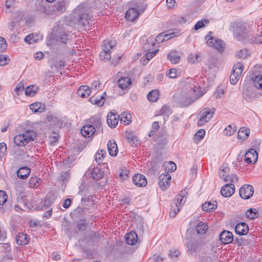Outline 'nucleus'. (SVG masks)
I'll list each match as a JSON object with an SVG mask.
<instances>
[{
  "label": "nucleus",
  "mask_w": 262,
  "mask_h": 262,
  "mask_svg": "<svg viewBox=\"0 0 262 262\" xmlns=\"http://www.w3.org/2000/svg\"><path fill=\"white\" fill-rule=\"evenodd\" d=\"M36 137V133L34 130L27 129L22 134L16 135L14 137V142L18 146H23L33 141Z\"/></svg>",
  "instance_id": "nucleus-1"
},
{
  "label": "nucleus",
  "mask_w": 262,
  "mask_h": 262,
  "mask_svg": "<svg viewBox=\"0 0 262 262\" xmlns=\"http://www.w3.org/2000/svg\"><path fill=\"white\" fill-rule=\"evenodd\" d=\"M187 192L185 191H181L180 193L176 196L173 201V203L171 205L169 216L171 217H174L177 215V213L180 211L181 207L185 203V195Z\"/></svg>",
  "instance_id": "nucleus-2"
},
{
  "label": "nucleus",
  "mask_w": 262,
  "mask_h": 262,
  "mask_svg": "<svg viewBox=\"0 0 262 262\" xmlns=\"http://www.w3.org/2000/svg\"><path fill=\"white\" fill-rule=\"evenodd\" d=\"M103 46V50L99 55L100 59L105 61H108L111 58L110 49L115 46V42L113 40H104Z\"/></svg>",
  "instance_id": "nucleus-3"
},
{
  "label": "nucleus",
  "mask_w": 262,
  "mask_h": 262,
  "mask_svg": "<svg viewBox=\"0 0 262 262\" xmlns=\"http://www.w3.org/2000/svg\"><path fill=\"white\" fill-rule=\"evenodd\" d=\"M244 69L243 64L238 62L233 67L231 74L230 76V81L231 84H235L241 77Z\"/></svg>",
  "instance_id": "nucleus-4"
},
{
  "label": "nucleus",
  "mask_w": 262,
  "mask_h": 262,
  "mask_svg": "<svg viewBox=\"0 0 262 262\" xmlns=\"http://www.w3.org/2000/svg\"><path fill=\"white\" fill-rule=\"evenodd\" d=\"M190 94L191 97L183 99L181 101L182 106H188L203 95V94L200 92V88L198 87L192 89L190 91Z\"/></svg>",
  "instance_id": "nucleus-5"
},
{
  "label": "nucleus",
  "mask_w": 262,
  "mask_h": 262,
  "mask_svg": "<svg viewBox=\"0 0 262 262\" xmlns=\"http://www.w3.org/2000/svg\"><path fill=\"white\" fill-rule=\"evenodd\" d=\"M206 43L210 47H212L219 51L222 52L224 51L225 48V44L224 41L217 38L208 35L206 37Z\"/></svg>",
  "instance_id": "nucleus-6"
},
{
  "label": "nucleus",
  "mask_w": 262,
  "mask_h": 262,
  "mask_svg": "<svg viewBox=\"0 0 262 262\" xmlns=\"http://www.w3.org/2000/svg\"><path fill=\"white\" fill-rule=\"evenodd\" d=\"M247 30V28L246 24H237L234 27V33L236 38L240 41L246 39L248 36Z\"/></svg>",
  "instance_id": "nucleus-7"
},
{
  "label": "nucleus",
  "mask_w": 262,
  "mask_h": 262,
  "mask_svg": "<svg viewBox=\"0 0 262 262\" xmlns=\"http://www.w3.org/2000/svg\"><path fill=\"white\" fill-rule=\"evenodd\" d=\"M214 114V110H211L209 108L205 107L199 114V120L198 124L199 126H203L205 123L213 117Z\"/></svg>",
  "instance_id": "nucleus-8"
},
{
  "label": "nucleus",
  "mask_w": 262,
  "mask_h": 262,
  "mask_svg": "<svg viewBox=\"0 0 262 262\" xmlns=\"http://www.w3.org/2000/svg\"><path fill=\"white\" fill-rule=\"evenodd\" d=\"M171 176L167 173L161 174L159 178V185L162 190L167 189L170 186Z\"/></svg>",
  "instance_id": "nucleus-9"
},
{
  "label": "nucleus",
  "mask_w": 262,
  "mask_h": 262,
  "mask_svg": "<svg viewBox=\"0 0 262 262\" xmlns=\"http://www.w3.org/2000/svg\"><path fill=\"white\" fill-rule=\"evenodd\" d=\"M254 190L251 185H244L239 189L240 196L243 199H248L253 194Z\"/></svg>",
  "instance_id": "nucleus-10"
},
{
  "label": "nucleus",
  "mask_w": 262,
  "mask_h": 262,
  "mask_svg": "<svg viewBox=\"0 0 262 262\" xmlns=\"http://www.w3.org/2000/svg\"><path fill=\"white\" fill-rule=\"evenodd\" d=\"M245 161L248 164L254 163L258 159V154L253 148L249 149L245 154Z\"/></svg>",
  "instance_id": "nucleus-11"
},
{
  "label": "nucleus",
  "mask_w": 262,
  "mask_h": 262,
  "mask_svg": "<svg viewBox=\"0 0 262 262\" xmlns=\"http://www.w3.org/2000/svg\"><path fill=\"white\" fill-rule=\"evenodd\" d=\"M235 192V187L233 184L228 183L223 186L221 189V193L224 197H230Z\"/></svg>",
  "instance_id": "nucleus-12"
},
{
  "label": "nucleus",
  "mask_w": 262,
  "mask_h": 262,
  "mask_svg": "<svg viewBox=\"0 0 262 262\" xmlns=\"http://www.w3.org/2000/svg\"><path fill=\"white\" fill-rule=\"evenodd\" d=\"M220 240L224 244H228L232 242L233 235L231 232L224 231L220 235Z\"/></svg>",
  "instance_id": "nucleus-13"
},
{
  "label": "nucleus",
  "mask_w": 262,
  "mask_h": 262,
  "mask_svg": "<svg viewBox=\"0 0 262 262\" xmlns=\"http://www.w3.org/2000/svg\"><path fill=\"white\" fill-rule=\"evenodd\" d=\"M133 181L136 186L139 187H144L147 184L145 177L141 174H135L133 177Z\"/></svg>",
  "instance_id": "nucleus-14"
},
{
  "label": "nucleus",
  "mask_w": 262,
  "mask_h": 262,
  "mask_svg": "<svg viewBox=\"0 0 262 262\" xmlns=\"http://www.w3.org/2000/svg\"><path fill=\"white\" fill-rule=\"evenodd\" d=\"M249 227L247 224L241 222L237 224L235 227V231L237 234L244 235L247 234Z\"/></svg>",
  "instance_id": "nucleus-15"
},
{
  "label": "nucleus",
  "mask_w": 262,
  "mask_h": 262,
  "mask_svg": "<svg viewBox=\"0 0 262 262\" xmlns=\"http://www.w3.org/2000/svg\"><path fill=\"white\" fill-rule=\"evenodd\" d=\"M119 116L113 113H110L107 117V123L108 125L111 128L115 127L118 123Z\"/></svg>",
  "instance_id": "nucleus-16"
},
{
  "label": "nucleus",
  "mask_w": 262,
  "mask_h": 262,
  "mask_svg": "<svg viewBox=\"0 0 262 262\" xmlns=\"http://www.w3.org/2000/svg\"><path fill=\"white\" fill-rule=\"evenodd\" d=\"M89 122L90 123V125H93L94 126V128H95V130H102L101 118L99 116L92 117L89 119Z\"/></svg>",
  "instance_id": "nucleus-17"
},
{
  "label": "nucleus",
  "mask_w": 262,
  "mask_h": 262,
  "mask_svg": "<svg viewBox=\"0 0 262 262\" xmlns=\"http://www.w3.org/2000/svg\"><path fill=\"white\" fill-rule=\"evenodd\" d=\"M92 89L88 85H81L77 91V95L82 98L89 97L91 93Z\"/></svg>",
  "instance_id": "nucleus-18"
},
{
  "label": "nucleus",
  "mask_w": 262,
  "mask_h": 262,
  "mask_svg": "<svg viewBox=\"0 0 262 262\" xmlns=\"http://www.w3.org/2000/svg\"><path fill=\"white\" fill-rule=\"evenodd\" d=\"M95 128L93 125H85L81 129V133L83 137H90L95 132Z\"/></svg>",
  "instance_id": "nucleus-19"
},
{
  "label": "nucleus",
  "mask_w": 262,
  "mask_h": 262,
  "mask_svg": "<svg viewBox=\"0 0 262 262\" xmlns=\"http://www.w3.org/2000/svg\"><path fill=\"white\" fill-rule=\"evenodd\" d=\"M107 149L110 156L115 157L117 155L118 152V146L114 140H111L108 141Z\"/></svg>",
  "instance_id": "nucleus-20"
},
{
  "label": "nucleus",
  "mask_w": 262,
  "mask_h": 262,
  "mask_svg": "<svg viewBox=\"0 0 262 262\" xmlns=\"http://www.w3.org/2000/svg\"><path fill=\"white\" fill-rule=\"evenodd\" d=\"M29 239V236L27 234L21 232L18 233L16 237V243L21 246L28 244Z\"/></svg>",
  "instance_id": "nucleus-21"
},
{
  "label": "nucleus",
  "mask_w": 262,
  "mask_h": 262,
  "mask_svg": "<svg viewBox=\"0 0 262 262\" xmlns=\"http://www.w3.org/2000/svg\"><path fill=\"white\" fill-rule=\"evenodd\" d=\"M139 15L138 10L134 8L129 9L125 13V18L127 20L132 21L137 18Z\"/></svg>",
  "instance_id": "nucleus-22"
},
{
  "label": "nucleus",
  "mask_w": 262,
  "mask_h": 262,
  "mask_svg": "<svg viewBox=\"0 0 262 262\" xmlns=\"http://www.w3.org/2000/svg\"><path fill=\"white\" fill-rule=\"evenodd\" d=\"M30 171L31 170L29 167L27 166L22 167L17 171V175L19 178L25 179L28 177Z\"/></svg>",
  "instance_id": "nucleus-23"
},
{
  "label": "nucleus",
  "mask_w": 262,
  "mask_h": 262,
  "mask_svg": "<svg viewBox=\"0 0 262 262\" xmlns=\"http://www.w3.org/2000/svg\"><path fill=\"white\" fill-rule=\"evenodd\" d=\"M106 94L104 92L101 96H93L89 99L90 102L93 104L102 106L104 104V99Z\"/></svg>",
  "instance_id": "nucleus-24"
},
{
  "label": "nucleus",
  "mask_w": 262,
  "mask_h": 262,
  "mask_svg": "<svg viewBox=\"0 0 262 262\" xmlns=\"http://www.w3.org/2000/svg\"><path fill=\"white\" fill-rule=\"evenodd\" d=\"M131 84V79L128 77H122L118 81V86L122 90L127 89Z\"/></svg>",
  "instance_id": "nucleus-25"
},
{
  "label": "nucleus",
  "mask_w": 262,
  "mask_h": 262,
  "mask_svg": "<svg viewBox=\"0 0 262 262\" xmlns=\"http://www.w3.org/2000/svg\"><path fill=\"white\" fill-rule=\"evenodd\" d=\"M138 236L137 234L131 231L126 235L125 240L127 244L134 245L137 242Z\"/></svg>",
  "instance_id": "nucleus-26"
},
{
  "label": "nucleus",
  "mask_w": 262,
  "mask_h": 262,
  "mask_svg": "<svg viewBox=\"0 0 262 262\" xmlns=\"http://www.w3.org/2000/svg\"><path fill=\"white\" fill-rule=\"evenodd\" d=\"M167 57L173 64H177L180 60V56L177 51L169 52L167 54Z\"/></svg>",
  "instance_id": "nucleus-27"
},
{
  "label": "nucleus",
  "mask_w": 262,
  "mask_h": 262,
  "mask_svg": "<svg viewBox=\"0 0 262 262\" xmlns=\"http://www.w3.org/2000/svg\"><path fill=\"white\" fill-rule=\"evenodd\" d=\"M186 245L188 250L190 253H192L196 251L199 247L200 246V243L196 241L190 240L187 242Z\"/></svg>",
  "instance_id": "nucleus-28"
},
{
  "label": "nucleus",
  "mask_w": 262,
  "mask_h": 262,
  "mask_svg": "<svg viewBox=\"0 0 262 262\" xmlns=\"http://www.w3.org/2000/svg\"><path fill=\"white\" fill-rule=\"evenodd\" d=\"M30 108L33 112L42 113V112H43L45 111L46 106H45V104H42L41 103L35 102V103L31 104L30 105Z\"/></svg>",
  "instance_id": "nucleus-29"
},
{
  "label": "nucleus",
  "mask_w": 262,
  "mask_h": 262,
  "mask_svg": "<svg viewBox=\"0 0 262 262\" xmlns=\"http://www.w3.org/2000/svg\"><path fill=\"white\" fill-rule=\"evenodd\" d=\"M208 229V225L202 222H199L196 226V232L199 235L204 234L206 233Z\"/></svg>",
  "instance_id": "nucleus-30"
},
{
  "label": "nucleus",
  "mask_w": 262,
  "mask_h": 262,
  "mask_svg": "<svg viewBox=\"0 0 262 262\" xmlns=\"http://www.w3.org/2000/svg\"><path fill=\"white\" fill-rule=\"evenodd\" d=\"M89 15L87 13H82L78 14V21L79 25L84 27L89 24Z\"/></svg>",
  "instance_id": "nucleus-31"
},
{
  "label": "nucleus",
  "mask_w": 262,
  "mask_h": 262,
  "mask_svg": "<svg viewBox=\"0 0 262 262\" xmlns=\"http://www.w3.org/2000/svg\"><path fill=\"white\" fill-rule=\"evenodd\" d=\"M104 172L98 167L94 168L91 172V177L93 179L100 180L103 176Z\"/></svg>",
  "instance_id": "nucleus-32"
},
{
  "label": "nucleus",
  "mask_w": 262,
  "mask_h": 262,
  "mask_svg": "<svg viewBox=\"0 0 262 262\" xmlns=\"http://www.w3.org/2000/svg\"><path fill=\"white\" fill-rule=\"evenodd\" d=\"M120 121L121 123H123L124 125L129 124L132 121V116L130 114L126 112L122 113L119 116Z\"/></svg>",
  "instance_id": "nucleus-33"
},
{
  "label": "nucleus",
  "mask_w": 262,
  "mask_h": 262,
  "mask_svg": "<svg viewBox=\"0 0 262 262\" xmlns=\"http://www.w3.org/2000/svg\"><path fill=\"white\" fill-rule=\"evenodd\" d=\"M174 36V33H170L165 35L161 33L156 37L155 41L158 43H159L160 42H163L164 40H167L172 38Z\"/></svg>",
  "instance_id": "nucleus-34"
},
{
  "label": "nucleus",
  "mask_w": 262,
  "mask_h": 262,
  "mask_svg": "<svg viewBox=\"0 0 262 262\" xmlns=\"http://www.w3.org/2000/svg\"><path fill=\"white\" fill-rule=\"evenodd\" d=\"M250 130L247 127H241L237 133L238 138H240L243 140L246 139L249 135Z\"/></svg>",
  "instance_id": "nucleus-35"
},
{
  "label": "nucleus",
  "mask_w": 262,
  "mask_h": 262,
  "mask_svg": "<svg viewBox=\"0 0 262 262\" xmlns=\"http://www.w3.org/2000/svg\"><path fill=\"white\" fill-rule=\"evenodd\" d=\"M38 90V87L35 85H31L28 86L25 89V94L28 96H34L37 93Z\"/></svg>",
  "instance_id": "nucleus-36"
},
{
  "label": "nucleus",
  "mask_w": 262,
  "mask_h": 262,
  "mask_svg": "<svg viewBox=\"0 0 262 262\" xmlns=\"http://www.w3.org/2000/svg\"><path fill=\"white\" fill-rule=\"evenodd\" d=\"M159 92L157 90H154L148 93L147 98L151 102H156L159 99Z\"/></svg>",
  "instance_id": "nucleus-37"
},
{
  "label": "nucleus",
  "mask_w": 262,
  "mask_h": 262,
  "mask_svg": "<svg viewBox=\"0 0 262 262\" xmlns=\"http://www.w3.org/2000/svg\"><path fill=\"white\" fill-rule=\"evenodd\" d=\"M229 173V167L228 166L227 164H223L220 168L219 171V176L220 178L222 179H224V178Z\"/></svg>",
  "instance_id": "nucleus-38"
},
{
  "label": "nucleus",
  "mask_w": 262,
  "mask_h": 262,
  "mask_svg": "<svg viewBox=\"0 0 262 262\" xmlns=\"http://www.w3.org/2000/svg\"><path fill=\"white\" fill-rule=\"evenodd\" d=\"M216 202L211 203L210 202H206L202 205V209L205 211H211L214 210L216 207Z\"/></svg>",
  "instance_id": "nucleus-39"
},
{
  "label": "nucleus",
  "mask_w": 262,
  "mask_h": 262,
  "mask_svg": "<svg viewBox=\"0 0 262 262\" xmlns=\"http://www.w3.org/2000/svg\"><path fill=\"white\" fill-rule=\"evenodd\" d=\"M246 215L247 218L254 220L258 217V212L256 209L250 208L247 211Z\"/></svg>",
  "instance_id": "nucleus-40"
},
{
  "label": "nucleus",
  "mask_w": 262,
  "mask_h": 262,
  "mask_svg": "<svg viewBox=\"0 0 262 262\" xmlns=\"http://www.w3.org/2000/svg\"><path fill=\"white\" fill-rule=\"evenodd\" d=\"M106 154L105 150H101L98 151L95 155L96 161L99 164H101L103 162V159L106 156Z\"/></svg>",
  "instance_id": "nucleus-41"
},
{
  "label": "nucleus",
  "mask_w": 262,
  "mask_h": 262,
  "mask_svg": "<svg viewBox=\"0 0 262 262\" xmlns=\"http://www.w3.org/2000/svg\"><path fill=\"white\" fill-rule=\"evenodd\" d=\"M249 55V52L247 49H243L237 51L235 54L236 57L241 59H245Z\"/></svg>",
  "instance_id": "nucleus-42"
},
{
  "label": "nucleus",
  "mask_w": 262,
  "mask_h": 262,
  "mask_svg": "<svg viewBox=\"0 0 262 262\" xmlns=\"http://www.w3.org/2000/svg\"><path fill=\"white\" fill-rule=\"evenodd\" d=\"M223 180L225 182L231 184L237 183L238 181V178L235 174H227Z\"/></svg>",
  "instance_id": "nucleus-43"
},
{
  "label": "nucleus",
  "mask_w": 262,
  "mask_h": 262,
  "mask_svg": "<svg viewBox=\"0 0 262 262\" xmlns=\"http://www.w3.org/2000/svg\"><path fill=\"white\" fill-rule=\"evenodd\" d=\"M69 39V35L64 32H60L57 36V40L66 44Z\"/></svg>",
  "instance_id": "nucleus-44"
},
{
  "label": "nucleus",
  "mask_w": 262,
  "mask_h": 262,
  "mask_svg": "<svg viewBox=\"0 0 262 262\" xmlns=\"http://www.w3.org/2000/svg\"><path fill=\"white\" fill-rule=\"evenodd\" d=\"M236 130V128L234 125H229L224 130V135L226 136H231Z\"/></svg>",
  "instance_id": "nucleus-45"
},
{
  "label": "nucleus",
  "mask_w": 262,
  "mask_h": 262,
  "mask_svg": "<svg viewBox=\"0 0 262 262\" xmlns=\"http://www.w3.org/2000/svg\"><path fill=\"white\" fill-rule=\"evenodd\" d=\"M200 57V54H190L187 58L188 61L190 63H197L199 60V58Z\"/></svg>",
  "instance_id": "nucleus-46"
},
{
  "label": "nucleus",
  "mask_w": 262,
  "mask_h": 262,
  "mask_svg": "<svg viewBox=\"0 0 262 262\" xmlns=\"http://www.w3.org/2000/svg\"><path fill=\"white\" fill-rule=\"evenodd\" d=\"M253 80L255 87L262 90V75H259L255 76Z\"/></svg>",
  "instance_id": "nucleus-47"
},
{
  "label": "nucleus",
  "mask_w": 262,
  "mask_h": 262,
  "mask_svg": "<svg viewBox=\"0 0 262 262\" xmlns=\"http://www.w3.org/2000/svg\"><path fill=\"white\" fill-rule=\"evenodd\" d=\"M165 166V170L167 171L168 172H171L174 171L177 168L176 164L171 161L168 162L167 164H166Z\"/></svg>",
  "instance_id": "nucleus-48"
},
{
  "label": "nucleus",
  "mask_w": 262,
  "mask_h": 262,
  "mask_svg": "<svg viewBox=\"0 0 262 262\" xmlns=\"http://www.w3.org/2000/svg\"><path fill=\"white\" fill-rule=\"evenodd\" d=\"M55 7L57 11L60 13H63L66 10V3L64 2H60L55 4Z\"/></svg>",
  "instance_id": "nucleus-49"
},
{
  "label": "nucleus",
  "mask_w": 262,
  "mask_h": 262,
  "mask_svg": "<svg viewBox=\"0 0 262 262\" xmlns=\"http://www.w3.org/2000/svg\"><path fill=\"white\" fill-rule=\"evenodd\" d=\"M160 114L161 115H165L166 116L169 115L170 114H171L170 107L166 105L163 106L160 111Z\"/></svg>",
  "instance_id": "nucleus-50"
},
{
  "label": "nucleus",
  "mask_w": 262,
  "mask_h": 262,
  "mask_svg": "<svg viewBox=\"0 0 262 262\" xmlns=\"http://www.w3.org/2000/svg\"><path fill=\"white\" fill-rule=\"evenodd\" d=\"M218 63V60L216 58L212 57L208 60V67L209 69H213L216 67Z\"/></svg>",
  "instance_id": "nucleus-51"
},
{
  "label": "nucleus",
  "mask_w": 262,
  "mask_h": 262,
  "mask_svg": "<svg viewBox=\"0 0 262 262\" xmlns=\"http://www.w3.org/2000/svg\"><path fill=\"white\" fill-rule=\"evenodd\" d=\"M7 48V43L6 39L0 37V52H3Z\"/></svg>",
  "instance_id": "nucleus-52"
},
{
  "label": "nucleus",
  "mask_w": 262,
  "mask_h": 262,
  "mask_svg": "<svg viewBox=\"0 0 262 262\" xmlns=\"http://www.w3.org/2000/svg\"><path fill=\"white\" fill-rule=\"evenodd\" d=\"M128 142L132 146L136 145L138 142V139L137 137L133 135H129L127 137Z\"/></svg>",
  "instance_id": "nucleus-53"
},
{
  "label": "nucleus",
  "mask_w": 262,
  "mask_h": 262,
  "mask_svg": "<svg viewBox=\"0 0 262 262\" xmlns=\"http://www.w3.org/2000/svg\"><path fill=\"white\" fill-rule=\"evenodd\" d=\"M208 22H209L208 20H207L206 19H205L204 20H200L195 24V25L194 27V29L195 30H198L199 29L204 27L205 23L207 24V23H208Z\"/></svg>",
  "instance_id": "nucleus-54"
},
{
  "label": "nucleus",
  "mask_w": 262,
  "mask_h": 262,
  "mask_svg": "<svg viewBox=\"0 0 262 262\" xmlns=\"http://www.w3.org/2000/svg\"><path fill=\"white\" fill-rule=\"evenodd\" d=\"M167 75L170 78H177L178 74V70L176 69H171L168 70Z\"/></svg>",
  "instance_id": "nucleus-55"
},
{
  "label": "nucleus",
  "mask_w": 262,
  "mask_h": 262,
  "mask_svg": "<svg viewBox=\"0 0 262 262\" xmlns=\"http://www.w3.org/2000/svg\"><path fill=\"white\" fill-rule=\"evenodd\" d=\"M7 200V195L5 191L0 190V205H3Z\"/></svg>",
  "instance_id": "nucleus-56"
},
{
  "label": "nucleus",
  "mask_w": 262,
  "mask_h": 262,
  "mask_svg": "<svg viewBox=\"0 0 262 262\" xmlns=\"http://www.w3.org/2000/svg\"><path fill=\"white\" fill-rule=\"evenodd\" d=\"M9 61L10 59L8 57L4 55H0V66H5Z\"/></svg>",
  "instance_id": "nucleus-57"
},
{
  "label": "nucleus",
  "mask_w": 262,
  "mask_h": 262,
  "mask_svg": "<svg viewBox=\"0 0 262 262\" xmlns=\"http://www.w3.org/2000/svg\"><path fill=\"white\" fill-rule=\"evenodd\" d=\"M7 150V146L5 143H0V160L4 157L5 153Z\"/></svg>",
  "instance_id": "nucleus-58"
},
{
  "label": "nucleus",
  "mask_w": 262,
  "mask_h": 262,
  "mask_svg": "<svg viewBox=\"0 0 262 262\" xmlns=\"http://www.w3.org/2000/svg\"><path fill=\"white\" fill-rule=\"evenodd\" d=\"M86 223L85 220H80L77 224V228L81 231H83L86 227Z\"/></svg>",
  "instance_id": "nucleus-59"
},
{
  "label": "nucleus",
  "mask_w": 262,
  "mask_h": 262,
  "mask_svg": "<svg viewBox=\"0 0 262 262\" xmlns=\"http://www.w3.org/2000/svg\"><path fill=\"white\" fill-rule=\"evenodd\" d=\"M24 90V85L22 82H19L14 89L16 95H19V92Z\"/></svg>",
  "instance_id": "nucleus-60"
},
{
  "label": "nucleus",
  "mask_w": 262,
  "mask_h": 262,
  "mask_svg": "<svg viewBox=\"0 0 262 262\" xmlns=\"http://www.w3.org/2000/svg\"><path fill=\"white\" fill-rule=\"evenodd\" d=\"M159 51L158 49L153 51L152 52H148L145 54V57L146 59L149 61L150 59H151Z\"/></svg>",
  "instance_id": "nucleus-61"
},
{
  "label": "nucleus",
  "mask_w": 262,
  "mask_h": 262,
  "mask_svg": "<svg viewBox=\"0 0 262 262\" xmlns=\"http://www.w3.org/2000/svg\"><path fill=\"white\" fill-rule=\"evenodd\" d=\"M25 41L29 44H31L34 42L35 40L34 39L33 34H29L25 38Z\"/></svg>",
  "instance_id": "nucleus-62"
},
{
  "label": "nucleus",
  "mask_w": 262,
  "mask_h": 262,
  "mask_svg": "<svg viewBox=\"0 0 262 262\" xmlns=\"http://www.w3.org/2000/svg\"><path fill=\"white\" fill-rule=\"evenodd\" d=\"M164 259V257L157 254L154 255L151 258L152 261L153 262H162Z\"/></svg>",
  "instance_id": "nucleus-63"
},
{
  "label": "nucleus",
  "mask_w": 262,
  "mask_h": 262,
  "mask_svg": "<svg viewBox=\"0 0 262 262\" xmlns=\"http://www.w3.org/2000/svg\"><path fill=\"white\" fill-rule=\"evenodd\" d=\"M180 254V252L178 250H174L173 251H171L169 253V256L172 258H175L179 256Z\"/></svg>",
  "instance_id": "nucleus-64"
}]
</instances>
